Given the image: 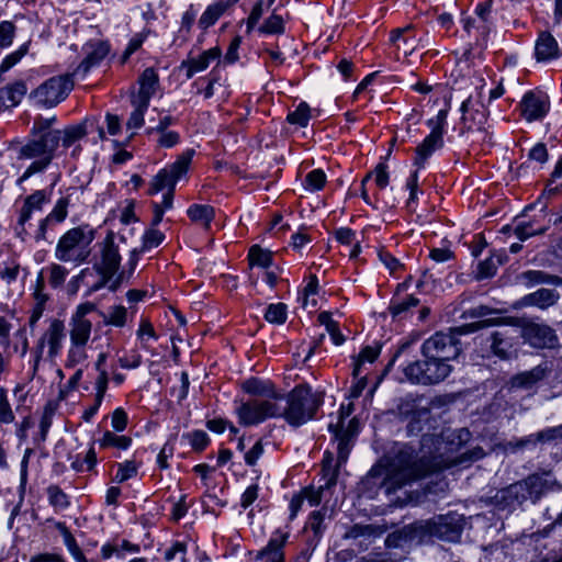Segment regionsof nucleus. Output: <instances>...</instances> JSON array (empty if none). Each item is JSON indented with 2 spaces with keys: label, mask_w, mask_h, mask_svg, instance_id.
I'll return each mask as SVG.
<instances>
[{
  "label": "nucleus",
  "mask_w": 562,
  "mask_h": 562,
  "mask_svg": "<svg viewBox=\"0 0 562 562\" xmlns=\"http://www.w3.org/2000/svg\"><path fill=\"white\" fill-rule=\"evenodd\" d=\"M484 457L482 448L476 447L471 451L463 452L457 459L434 457L428 460L424 454L419 462L413 456V451L404 448L392 459L381 460L370 471L372 477H382L381 486L386 493L395 492L407 482L424 476L429 472L450 468L457 463L472 462Z\"/></svg>",
  "instance_id": "1"
},
{
  "label": "nucleus",
  "mask_w": 562,
  "mask_h": 562,
  "mask_svg": "<svg viewBox=\"0 0 562 562\" xmlns=\"http://www.w3.org/2000/svg\"><path fill=\"white\" fill-rule=\"evenodd\" d=\"M323 404L321 393L313 392L310 386L300 385L284 395V414L282 418L293 426L300 427L311 420Z\"/></svg>",
  "instance_id": "2"
},
{
  "label": "nucleus",
  "mask_w": 562,
  "mask_h": 562,
  "mask_svg": "<svg viewBox=\"0 0 562 562\" xmlns=\"http://www.w3.org/2000/svg\"><path fill=\"white\" fill-rule=\"evenodd\" d=\"M60 142V134L57 131H49L37 139H31L23 145L20 150L19 159H34L26 168L20 181H24L31 176L44 171L52 162L55 150Z\"/></svg>",
  "instance_id": "3"
},
{
  "label": "nucleus",
  "mask_w": 562,
  "mask_h": 562,
  "mask_svg": "<svg viewBox=\"0 0 562 562\" xmlns=\"http://www.w3.org/2000/svg\"><path fill=\"white\" fill-rule=\"evenodd\" d=\"M93 239V231L87 226L70 228L60 236L54 256L58 261L80 265L89 258Z\"/></svg>",
  "instance_id": "4"
},
{
  "label": "nucleus",
  "mask_w": 562,
  "mask_h": 562,
  "mask_svg": "<svg viewBox=\"0 0 562 562\" xmlns=\"http://www.w3.org/2000/svg\"><path fill=\"white\" fill-rule=\"evenodd\" d=\"M195 150L189 148L184 150L175 162L169 167L161 169L151 180L148 193L157 194L164 189L168 191L164 194L162 203L159 204L164 211L172 207L173 190L177 181L187 173L191 165Z\"/></svg>",
  "instance_id": "5"
},
{
  "label": "nucleus",
  "mask_w": 562,
  "mask_h": 562,
  "mask_svg": "<svg viewBox=\"0 0 562 562\" xmlns=\"http://www.w3.org/2000/svg\"><path fill=\"white\" fill-rule=\"evenodd\" d=\"M452 367L450 363L427 358L414 361L403 369L407 381L422 385L440 383L450 375Z\"/></svg>",
  "instance_id": "6"
},
{
  "label": "nucleus",
  "mask_w": 562,
  "mask_h": 562,
  "mask_svg": "<svg viewBox=\"0 0 562 562\" xmlns=\"http://www.w3.org/2000/svg\"><path fill=\"white\" fill-rule=\"evenodd\" d=\"M416 529H418L422 535L436 537L445 541H457L463 529V519L462 516L457 513H449L419 521Z\"/></svg>",
  "instance_id": "7"
},
{
  "label": "nucleus",
  "mask_w": 562,
  "mask_h": 562,
  "mask_svg": "<svg viewBox=\"0 0 562 562\" xmlns=\"http://www.w3.org/2000/svg\"><path fill=\"white\" fill-rule=\"evenodd\" d=\"M460 342L453 333L438 331L426 339L422 346V355L427 359L449 361L460 353Z\"/></svg>",
  "instance_id": "8"
},
{
  "label": "nucleus",
  "mask_w": 562,
  "mask_h": 562,
  "mask_svg": "<svg viewBox=\"0 0 562 562\" xmlns=\"http://www.w3.org/2000/svg\"><path fill=\"white\" fill-rule=\"evenodd\" d=\"M72 89L69 77H53L42 83L32 94L44 106H54L63 101Z\"/></svg>",
  "instance_id": "9"
},
{
  "label": "nucleus",
  "mask_w": 562,
  "mask_h": 562,
  "mask_svg": "<svg viewBox=\"0 0 562 562\" xmlns=\"http://www.w3.org/2000/svg\"><path fill=\"white\" fill-rule=\"evenodd\" d=\"M85 58L74 71V76L85 78L91 68L97 67L109 55L110 45L101 40H93L82 47Z\"/></svg>",
  "instance_id": "10"
},
{
  "label": "nucleus",
  "mask_w": 562,
  "mask_h": 562,
  "mask_svg": "<svg viewBox=\"0 0 562 562\" xmlns=\"http://www.w3.org/2000/svg\"><path fill=\"white\" fill-rule=\"evenodd\" d=\"M519 108L521 116L526 121L532 122L542 120L550 109L549 98L540 90L528 91L522 97Z\"/></svg>",
  "instance_id": "11"
},
{
  "label": "nucleus",
  "mask_w": 562,
  "mask_h": 562,
  "mask_svg": "<svg viewBox=\"0 0 562 562\" xmlns=\"http://www.w3.org/2000/svg\"><path fill=\"white\" fill-rule=\"evenodd\" d=\"M121 262V256L114 244L113 237H106L102 249V261L100 272L103 277L102 281L93 285L89 292L101 289L117 271Z\"/></svg>",
  "instance_id": "12"
},
{
  "label": "nucleus",
  "mask_w": 562,
  "mask_h": 562,
  "mask_svg": "<svg viewBox=\"0 0 562 562\" xmlns=\"http://www.w3.org/2000/svg\"><path fill=\"white\" fill-rule=\"evenodd\" d=\"M460 111L462 113L461 122L467 131L482 130L486 120L487 114L483 104L479 100H474L472 97L465 99Z\"/></svg>",
  "instance_id": "13"
},
{
  "label": "nucleus",
  "mask_w": 562,
  "mask_h": 562,
  "mask_svg": "<svg viewBox=\"0 0 562 562\" xmlns=\"http://www.w3.org/2000/svg\"><path fill=\"white\" fill-rule=\"evenodd\" d=\"M552 371L549 362L544 361L530 370L519 372L510 379V387L519 390H532L542 382Z\"/></svg>",
  "instance_id": "14"
},
{
  "label": "nucleus",
  "mask_w": 562,
  "mask_h": 562,
  "mask_svg": "<svg viewBox=\"0 0 562 562\" xmlns=\"http://www.w3.org/2000/svg\"><path fill=\"white\" fill-rule=\"evenodd\" d=\"M522 335L535 348H553L558 344L555 331L548 325L528 324L524 327Z\"/></svg>",
  "instance_id": "15"
},
{
  "label": "nucleus",
  "mask_w": 562,
  "mask_h": 562,
  "mask_svg": "<svg viewBox=\"0 0 562 562\" xmlns=\"http://www.w3.org/2000/svg\"><path fill=\"white\" fill-rule=\"evenodd\" d=\"M65 339V326L60 319H53L49 327L42 336L38 341V356L43 353L45 344L48 345L47 356L49 359H54L61 350L63 341Z\"/></svg>",
  "instance_id": "16"
},
{
  "label": "nucleus",
  "mask_w": 562,
  "mask_h": 562,
  "mask_svg": "<svg viewBox=\"0 0 562 562\" xmlns=\"http://www.w3.org/2000/svg\"><path fill=\"white\" fill-rule=\"evenodd\" d=\"M342 419H344V415H342V413H340L339 422L336 425L329 424V426H328L329 430L335 435V437L338 441V446H337V450H338L337 465L338 467H341L342 464H345L347 462L349 453L352 448V438H353V432L351 430V426L353 425L355 419H352L350 422L349 427L346 430L341 429Z\"/></svg>",
  "instance_id": "17"
},
{
  "label": "nucleus",
  "mask_w": 562,
  "mask_h": 562,
  "mask_svg": "<svg viewBox=\"0 0 562 562\" xmlns=\"http://www.w3.org/2000/svg\"><path fill=\"white\" fill-rule=\"evenodd\" d=\"M220 57V47H213L203 52L198 57H192L183 60L180 65V70L186 71L187 79H191L195 74L207 69L210 64L212 61L218 60Z\"/></svg>",
  "instance_id": "18"
},
{
  "label": "nucleus",
  "mask_w": 562,
  "mask_h": 562,
  "mask_svg": "<svg viewBox=\"0 0 562 562\" xmlns=\"http://www.w3.org/2000/svg\"><path fill=\"white\" fill-rule=\"evenodd\" d=\"M47 220L41 218L35 224L32 220H18L15 226V234L22 241H27L33 239L36 243L46 240V231H47Z\"/></svg>",
  "instance_id": "19"
},
{
  "label": "nucleus",
  "mask_w": 562,
  "mask_h": 562,
  "mask_svg": "<svg viewBox=\"0 0 562 562\" xmlns=\"http://www.w3.org/2000/svg\"><path fill=\"white\" fill-rule=\"evenodd\" d=\"M138 83L139 90L133 100L149 105L150 99L155 95L159 88V77L157 71L151 67L146 68L139 76Z\"/></svg>",
  "instance_id": "20"
},
{
  "label": "nucleus",
  "mask_w": 562,
  "mask_h": 562,
  "mask_svg": "<svg viewBox=\"0 0 562 562\" xmlns=\"http://www.w3.org/2000/svg\"><path fill=\"white\" fill-rule=\"evenodd\" d=\"M560 295L557 291L551 289H539L533 293L527 294L522 296L519 301H517L514 306L515 307H524V306H537L539 308H548L549 306L554 305Z\"/></svg>",
  "instance_id": "21"
},
{
  "label": "nucleus",
  "mask_w": 562,
  "mask_h": 562,
  "mask_svg": "<svg viewBox=\"0 0 562 562\" xmlns=\"http://www.w3.org/2000/svg\"><path fill=\"white\" fill-rule=\"evenodd\" d=\"M286 539V533L276 532L270 538L268 544L258 551L256 560L263 562H284L283 546Z\"/></svg>",
  "instance_id": "22"
},
{
  "label": "nucleus",
  "mask_w": 562,
  "mask_h": 562,
  "mask_svg": "<svg viewBox=\"0 0 562 562\" xmlns=\"http://www.w3.org/2000/svg\"><path fill=\"white\" fill-rule=\"evenodd\" d=\"M256 401L263 420L268 418H281L282 414H284V394L280 392L276 391L273 394Z\"/></svg>",
  "instance_id": "23"
},
{
  "label": "nucleus",
  "mask_w": 562,
  "mask_h": 562,
  "mask_svg": "<svg viewBox=\"0 0 562 562\" xmlns=\"http://www.w3.org/2000/svg\"><path fill=\"white\" fill-rule=\"evenodd\" d=\"M537 60L546 61L559 57L560 50L557 40L548 32H542L535 47Z\"/></svg>",
  "instance_id": "24"
},
{
  "label": "nucleus",
  "mask_w": 562,
  "mask_h": 562,
  "mask_svg": "<svg viewBox=\"0 0 562 562\" xmlns=\"http://www.w3.org/2000/svg\"><path fill=\"white\" fill-rule=\"evenodd\" d=\"M26 85L19 80L0 89V109L16 106L26 94Z\"/></svg>",
  "instance_id": "25"
},
{
  "label": "nucleus",
  "mask_w": 562,
  "mask_h": 562,
  "mask_svg": "<svg viewBox=\"0 0 562 562\" xmlns=\"http://www.w3.org/2000/svg\"><path fill=\"white\" fill-rule=\"evenodd\" d=\"M49 201L44 190H37L31 195L26 196L21 209L19 220L23 222L32 220L35 213L42 212L43 205Z\"/></svg>",
  "instance_id": "26"
},
{
  "label": "nucleus",
  "mask_w": 562,
  "mask_h": 562,
  "mask_svg": "<svg viewBox=\"0 0 562 562\" xmlns=\"http://www.w3.org/2000/svg\"><path fill=\"white\" fill-rule=\"evenodd\" d=\"M443 146V136L438 133L430 132V134L423 140L416 148L415 164L422 166L427 158H429L435 150Z\"/></svg>",
  "instance_id": "27"
},
{
  "label": "nucleus",
  "mask_w": 562,
  "mask_h": 562,
  "mask_svg": "<svg viewBox=\"0 0 562 562\" xmlns=\"http://www.w3.org/2000/svg\"><path fill=\"white\" fill-rule=\"evenodd\" d=\"M562 439V424L555 427L546 428L537 434H532L517 441V448H525L537 442H550Z\"/></svg>",
  "instance_id": "28"
},
{
  "label": "nucleus",
  "mask_w": 562,
  "mask_h": 562,
  "mask_svg": "<svg viewBox=\"0 0 562 562\" xmlns=\"http://www.w3.org/2000/svg\"><path fill=\"white\" fill-rule=\"evenodd\" d=\"M70 342L74 344H87L90 335L92 324L87 318L71 317L70 323Z\"/></svg>",
  "instance_id": "29"
},
{
  "label": "nucleus",
  "mask_w": 562,
  "mask_h": 562,
  "mask_svg": "<svg viewBox=\"0 0 562 562\" xmlns=\"http://www.w3.org/2000/svg\"><path fill=\"white\" fill-rule=\"evenodd\" d=\"M239 423L244 426L257 425L263 422L256 400L243 403L236 408Z\"/></svg>",
  "instance_id": "30"
},
{
  "label": "nucleus",
  "mask_w": 562,
  "mask_h": 562,
  "mask_svg": "<svg viewBox=\"0 0 562 562\" xmlns=\"http://www.w3.org/2000/svg\"><path fill=\"white\" fill-rule=\"evenodd\" d=\"M544 485L546 482L541 475L532 474L529 475L522 482H518L516 484L510 485L508 491L510 494H515L516 496H518L519 493L527 490L530 496H538L539 494L542 493Z\"/></svg>",
  "instance_id": "31"
},
{
  "label": "nucleus",
  "mask_w": 562,
  "mask_h": 562,
  "mask_svg": "<svg viewBox=\"0 0 562 562\" xmlns=\"http://www.w3.org/2000/svg\"><path fill=\"white\" fill-rule=\"evenodd\" d=\"M187 213L191 221L202 225L204 228H209L215 214L214 209L211 205L202 204L191 205Z\"/></svg>",
  "instance_id": "32"
},
{
  "label": "nucleus",
  "mask_w": 562,
  "mask_h": 562,
  "mask_svg": "<svg viewBox=\"0 0 562 562\" xmlns=\"http://www.w3.org/2000/svg\"><path fill=\"white\" fill-rule=\"evenodd\" d=\"M243 390L250 395L259 397H266L276 392L274 385L271 382L256 378L245 381L243 383Z\"/></svg>",
  "instance_id": "33"
},
{
  "label": "nucleus",
  "mask_w": 562,
  "mask_h": 562,
  "mask_svg": "<svg viewBox=\"0 0 562 562\" xmlns=\"http://www.w3.org/2000/svg\"><path fill=\"white\" fill-rule=\"evenodd\" d=\"M60 134V142L64 147H70L77 140L87 135V122L70 125L63 131L56 130Z\"/></svg>",
  "instance_id": "34"
},
{
  "label": "nucleus",
  "mask_w": 562,
  "mask_h": 562,
  "mask_svg": "<svg viewBox=\"0 0 562 562\" xmlns=\"http://www.w3.org/2000/svg\"><path fill=\"white\" fill-rule=\"evenodd\" d=\"M227 8L228 3H225L224 1H218L209 5L199 20L200 27L205 30L212 26L226 11Z\"/></svg>",
  "instance_id": "35"
},
{
  "label": "nucleus",
  "mask_w": 562,
  "mask_h": 562,
  "mask_svg": "<svg viewBox=\"0 0 562 562\" xmlns=\"http://www.w3.org/2000/svg\"><path fill=\"white\" fill-rule=\"evenodd\" d=\"M419 304V300L413 295H408L401 300H392L389 311L393 318H404L407 313Z\"/></svg>",
  "instance_id": "36"
},
{
  "label": "nucleus",
  "mask_w": 562,
  "mask_h": 562,
  "mask_svg": "<svg viewBox=\"0 0 562 562\" xmlns=\"http://www.w3.org/2000/svg\"><path fill=\"white\" fill-rule=\"evenodd\" d=\"M100 448H117L126 450L132 445V438L127 436L116 435L106 430L103 436L98 440Z\"/></svg>",
  "instance_id": "37"
},
{
  "label": "nucleus",
  "mask_w": 562,
  "mask_h": 562,
  "mask_svg": "<svg viewBox=\"0 0 562 562\" xmlns=\"http://www.w3.org/2000/svg\"><path fill=\"white\" fill-rule=\"evenodd\" d=\"M520 280L527 285L532 286L540 283L561 284L562 280L558 277L549 276L542 271L529 270L520 274Z\"/></svg>",
  "instance_id": "38"
},
{
  "label": "nucleus",
  "mask_w": 562,
  "mask_h": 562,
  "mask_svg": "<svg viewBox=\"0 0 562 562\" xmlns=\"http://www.w3.org/2000/svg\"><path fill=\"white\" fill-rule=\"evenodd\" d=\"M248 258L251 266L268 268L272 263V252L270 250L262 249L258 245H254L249 249Z\"/></svg>",
  "instance_id": "39"
},
{
  "label": "nucleus",
  "mask_w": 562,
  "mask_h": 562,
  "mask_svg": "<svg viewBox=\"0 0 562 562\" xmlns=\"http://www.w3.org/2000/svg\"><path fill=\"white\" fill-rule=\"evenodd\" d=\"M503 263L501 255H493L481 261L477 266V279L491 278L496 273L497 267Z\"/></svg>",
  "instance_id": "40"
},
{
  "label": "nucleus",
  "mask_w": 562,
  "mask_h": 562,
  "mask_svg": "<svg viewBox=\"0 0 562 562\" xmlns=\"http://www.w3.org/2000/svg\"><path fill=\"white\" fill-rule=\"evenodd\" d=\"M337 468H339L336 464H334V457L330 452H326L323 459V479L325 480V486L326 488H329L330 486L336 484L337 480Z\"/></svg>",
  "instance_id": "41"
},
{
  "label": "nucleus",
  "mask_w": 562,
  "mask_h": 562,
  "mask_svg": "<svg viewBox=\"0 0 562 562\" xmlns=\"http://www.w3.org/2000/svg\"><path fill=\"white\" fill-rule=\"evenodd\" d=\"M380 349H381V347L376 345L374 347L367 346L361 350V352L358 357V360L355 363V368H353V375L356 378L360 376L361 367L364 362L372 363L378 358V356L380 355Z\"/></svg>",
  "instance_id": "42"
},
{
  "label": "nucleus",
  "mask_w": 562,
  "mask_h": 562,
  "mask_svg": "<svg viewBox=\"0 0 562 562\" xmlns=\"http://www.w3.org/2000/svg\"><path fill=\"white\" fill-rule=\"evenodd\" d=\"M288 122L290 124L307 126L311 119V109L306 102H301L297 108L288 114Z\"/></svg>",
  "instance_id": "43"
},
{
  "label": "nucleus",
  "mask_w": 562,
  "mask_h": 562,
  "mask_svg": "<svg viewBox=\"0 0 562 562\" xmlns=\"http://www.w3.org/2000/svg\"><path fill=\"white\" fill-rule=\"evenodd\" d=\"M134 111L131 113L126 126L128 130H138L144 124L145 112L148 109V104L133 100Z\"/></svg>",
  "instance_id": "44"
},
{
  "label": "nucleus",
  "mask_w": 562,
  "mask_h": 562,
  "mask_svg": "<svg viewBox=\"0 0 562 562\" xmlns=\"http://www.w3.org/2000/svg\"><path fill=\"white\" fill-rule=\"evenodd\" d=\"M286 305L283 303L270 304L265 317L269 323L283 324L286 319Z\"/></svg>",
  "instance_id": "45"
},
{
  "label": "nucleus",
  "mask_w": 562,
  "mask_h": 562,
  "mask_svg": "<svg viewBox=\"0 0 562 562\" xmlns=\"http://www.w3.org/2000/svg\"><path fill=\"white\" fill-rule=\"evenodd\" d=\"M164 239L165 235L160 231L156 229L155 227H150L143 235V244L139 248V251H146L157 247L162 243Z\"/></svg>",
  "instance_id": "46"
},
{
  "label": "nucleus",
  "mask_w": 562,
  "mask_h": 562,
  "mask_svg": "<svg viewBox=\"0 0 562 562\" xmlns=\"http://www.w3.org/2000/svg\"><path fill=\"white\" fill-rule=\"evenodd\" d=\"M258 31L263 34H282L284 32L283 19L278 14H271Z\"/></svg>",
  "instance_id": "47"
},
{
  "label": "nucleus",
  "mask_w": 562,
  "mask_h": 562,
  "mask_svg": "<svg viewBox=\"0 0 562 562\" xmlns=\"http://www.w3.org/2000/svg\"><path fill=\"white\" fill-rule=\"evenodd\" d=\"M127 312L122 305L112 306L109 308L108 314L104 317L106 324L123 327L126 323Z\"/></svg>",
  "instance_id": "48"
},
{
  "label": "nucleus",
  "mask_w": 562,
  "mask_h": 562,
  "mask_svg": "<svg viewBox=\"0 0 562 562\" xmlns=\"http://www.w3.org/2000/svg\"><path fill=\"white\" fill-rule=\"evenodd\" d=\"M187 544L176 541L165 551V560L167 562H187Z\"/></svg>",
  "instance_id": "49"
},
{
  "label": "nucleus",
  "mask_w": 562,
  "mask_h": 562,
  "mask_svg": "<svg viewBox=\"0 0 562 562\" xmlns=\"http://www.w3.org/2000/svg\"><path fill=\"white\" fill-rule=\"evenodd\" d=\"M86 345L87 344L70 342L67 356V367H75L87 359Z\"/></svg>",
  "instance_id": "50"
},
{
  "label": "nucleus",
  "mask_w": 562,
  "mask_h": 562,
  "mask_svg": "<svg viewBox=\"0 0 562 562\" xmlns=\"http://www.w3.org/2000/svg\"><path fill=\"white\" fill-rule=\"evenodd\" d=\"M68 205H69L68 198H60L56 202L52 212L46 217H44V220H47L48 224L50 222H57V223L63 222L67 217Z\"/></svg>",
  "instance_id": "51"
},
{
  "label": "nucleus",
  "mask_w": 562,
  "mask_h": 562,
  "mask_svg": "<svg viewBox=\"0 0 562 562\" xmlns=\"http://www.w3.org/2000/svg\"><path fill=\"white\" fill-rule=\"evenodd\" d=\"M27 49L29 45L23 44L15 52L5 56L0 65V75L8 71L14 65H16L22 59V57L27 53Z\"/></svg>",
  "instance_id": "52"
},
{
  "label": "nucleus",
  "mask_w": 562,
  "mask_h": 562,
  "mask_svg": "<svg viewBox=\"0 0 562 562\" xmlns=\"http://www.w3.org/2000/svg\"><path fill=\"white\" fill-rule=\"evenodd\" d=\"M326 182V175L322 169H314L305 178L306 188L311 191L321 190Z\"/></svg>",
  "instance_id": "53"
},
{
  "label": "nucleus",
  "mask_w": 562,
  "mask_h": 562,
  "mask_svg": "<svg viewBox=\"0 0 562 562\" xmlns=\"http://www.w3.org/2000/svg\"><path fill=\"white\" fill-rule=\"evenodd\" d=\"M372 176H374V181L379 188L384 189L389 184V173L385 164H379L372 172L368 173L362 180V186H364Z\"/></svg>",
  "instance_id": "54"
},
{
  "label": "nucleus",
  "mask_w": 562,
  "mask_h": 562,
  "mask_svg": "<svg viewBox=\"0 0 562 562\" xmlns=\"http://www.w3.org/2000/svg\"><path fill=\"white\" fill-rule=\"evenodd\" d=\"M491 338H492L491 348H492L493 352L501 358H506L508 348L510 347V344H508L505 340L504 335L499 331H495L492 334Z\"/></svg>",
  "instance_id": "55"
},
{
  "label": "nucleus",
  "mask_w": 562,
  "mask_h": 562,
  "mask_svg": "<svg viewBox=\"0 0 562 562\" xmlns=\"http://www.w3.org/2000/svg\"><path fill=\"white\" fill-rule=\"evenodd\" d=\"M183 438H186L191 447L195 450H203L207 443H209V436L203 430H195L189 434L183 435Z\"/></svg>",
  "instance_id": "56"
},
{
  "label": "nucleus",
  "mask_w": 562,
  "mask_h": 562,
  "mask_svg": "<svg viewBox=\"0 0 562 562\" xmlns=\"http://www.w3.org/2000/svg\"><path fill=\"white\" fill-rule=\"evenodd\" d=\"M137 474V465L133 461L119 463L115 480L120 483L135 476Z\"/></svg>",
  "instance_id": "57"
},
{
  "label": "nucleus",
  "mask_w": 562,
  "mask_h": 562,
  "mask_svg": "<svg viewBox=\"0 0 562 562\" xmlns=\"http://www.w3.org/2000/svg\"><path fill=\"white\" fill-rule=\"evenodd\" d=\"M15 26L10 21H3L0 23V47H9L14 38Z\"/></svg>",
  "instance_id": "58"
},
{
  "label": "nucleus",
  "mask_w": 562,
  "mask_h": 562,
  "mask_svg": "<svg viewBox=\"0 0 562 562\" xmlns=\"http://www.w3.org/2000/svg\"><path fill=\"white\" fill-rule=\"evenodd\" d=\"M67 274L68 271L65 267L58 263H53L49 267V284L53 288L60 286L65 282Z\"/></svg>",
  "instance_id": "59"
},
{
  "label": "nucleus",
  "mask_w": 562,
  "mask_h": 562,
  "mask_svg": "<svg viewBox=\"0 0 562 562\" xmlns=\"http://www.w3.org/2000/svg\"><path fill=\"white\" fill-rule=\"evenodd\" d=\"M48 498L53 506L64 509L68 506L66 494L57 486H50L47 490Z\"/></svg>",
  "instance_id": "60"
},
{
  "label": "nucleus",
  "mask_w": 562,
  "mask_h": 562,
  "mask_svg": "<svg viewBox=\"0 0 562 562\" xmlns=\"http://www.w3.org/2000/svg\"><path fill=\"white\" fill-rule=\"evenodd\" d=\"M448 109H442L438 112L435 119L428 120L427 124L431 132L438 133L443 136L445 125L447 123Z\"/></svg>",
  "instance_id": "61"
},
{
  "label": "nucleus",
  "mask_w": 562,
  "mask_h": 562,
  "mask_svg": "<svg viewBox=\"0 0 562 562\" xmlns=\"http://www.w3.org/2000/svg\"><path fill=\"white\" fill-rule=\"evenodd\" d=\"M64 531H65V537H66V544H67L68 550H69L71 557L74 558V560L76 562H88V560L83 555L82 551L77 546L74 537L68 532V530L66 528H64Z\"/></svg>",
  "instance_id": "62"
},
{
  "label": "nucleus",
  "mask_w": 562,
  "mask_h": 562,
  "mask_svg": "<svg viewBox=\"0 0 562 562\" xmlns=\"http://www.w3.org/2000/svg\"><path fill=\"white\" fill-rule=\"evenodd\" d=\"M144 38L145 37L143 34H136L130 40L121 58L123 64L126 63L132 54H134L143 45Z\"/></svg>",
  "instance_id": "63"
},
{
  "label": "nucleus",
  "mask_w": 562,
  "mask_h": 562,
  "mask_svg": "<svg viewBox=\"0 0 562 562\" xmlns=\"http://www.w3.org/2000/svg\"><path fill=\"white\" fill-rule=\"evenodd\" d=\"M111 425L115 431H123L127 426V415L123 408H116L111 416Z\"/></svg>",
  "instance_id": "64"
}]
</instances>
